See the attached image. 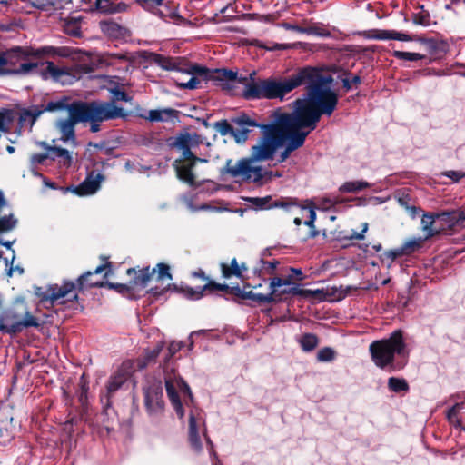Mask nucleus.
Wrapping results in <instances>:
<instances>
[{
    "label": "nucleus",
    "mask_w": 465,
    "mask_h": 465,
    "mask_svg": "<svg viewBox=\"0 0 465 465\" xmlns=\"http://www.w3.org/2000/svg\"><path fill=\"white\" fill-rule=\"evenodd\" d=\"M258 159L251 155L242 158L232 164V161L227 163V173L238 182L252 183L258 186L268 183L273 177H281V173H273L263 168Z\"/></svg>",
    "instance_id": "0eeeda50"
},
{
    "label": "nucleus",
    "mask_w": 465,
    "mask_h": 465,
    "mask_svg": "<svg viewBox=\"0 0 465 465\" xmlns=\"http://www.w3.org/2000/svg\"><path fill=\"white\" fill-rule=\"evenodd\" d=\"M246 99L282 100L296 87L306 84L307 95L295 102L292 113L275 112L274 124L262 125V138L252 147V155L259 161L270 160L285 144L278 162H284L292 152L302 146L306 136L315 129L322 114L331 115L336 109L338 95L331 88L332 78L314 68H303L286 78L247 80Z\"/></svg>",
    "instance_id": "f257e3e1"
},
{
    "label": "nucleus",
    "mask_w": 465,
    "mask_h": 465,
    "mask_svg": "<svg viewBox=\"0 0 465 465\" xmlns=\"http://www.w3.org/2000/svg\"><path fill=\"white\" fill-rule=\"evenodd\" d=\"M32 48L16 47L0 54V73L27 74L35 71L38 64L33 62Z\"/></svg>",
    "instance_id": "6e6552de"
},
{
    "label": "nucleus",
    "mask_w": 465,
    "mask_h": 465,
    "mask_svg": "<svg viewBox=\"0 0 465 465\" xmlns=\"http://www.w3.org/2000/svg\"><path fill=\"white\" fill-rule=\"evenodd\" d=\"M163 374L166 392L173 407L190 405L193 402L190 388L176 373L174 362L167 361L164 363Z\"/></svg>",
    "instance_id": "1a4fd4ad"
},
{
    "label": "nucleus",
    "mask_w": 465,
    "mask_h": 465,
    "mask_svg": "<svg viewBox=\"0 0 465 465\" xmlns=\"http://www.w3.org/2000/svg\"><path fill=\"white\" fill-rule=\"evenodd\" d=\"M153 61L165 70H175L177 74L173 77L176 85L182 89L193 90L200 87L201 79H213L223 83V88H230L234 82L242 83L237 79V74L232 70L218 69L210 72L206 67L198 64H190L185 68L180 67L178 59L153 54Z\"/></svg>",
    "instance_id": "f03ea898"
},
{
    "label": "nucleus",
    "mask_w": 465,
    "mask_h": 465,
    "mask_svg": "<svg viewBox=\"0 0 465 465\" xmlns=\"http://www.w3.org/2000/svg\"><path fill=\"white\" fill-rule=\"evenodd\" d=\"M369 351L377 367L391 371L402 370L410 356V349L401 330L394 331L389 338L374 341Z\"/></svg>",
    "instance_id": "7ed1b4c3"
},
{
    "label": "nucleus",
    "mask_w": 465,
    "mask_h": 465,
    "mask_svg": "<svg viewBox=\"0 0 465 465\" xmlns=\"http://www.w3.org/2000/svg\"><path fill=\"white\" fill-rule=\"evenodd\" d=\"M230 134L235 138L237 143H244L247 140L249 129L239 127L235 128L229 124H224Z\"/></svg>",
    "instance_id": "e433bc0d"
},
{
    "label": "nucleus",
    "mask_w": 465,
    "mask_h": 465,
    "mask_svg": "<svg viewBox=\"0 0 465 465\" xmlns=\"http://www.w3.org/2000/svg\"><path fill=\"white\" fill-rule=\"evenodd\" d=\"M421 227L426 234V239L432 237L440 232L439 224H437V214L425 213L421 219Z\"/></svg>",
    "instance_id": "a878e982"
},
{
    "label": "nucleus",
    "mask_w": 465,
    "mask_h": 465,
    "mask_svg": "<svg viewBox=\"0 0 465 465\" xmlns=\"http://www.w3.org/2000/svg\"><path fill=\"white\" fill-rule=\"evenodd\" d=\"M233 123L242 128L260 126L253 119H252L247 114H242L235 117L233 119Z\"/></svg>",
    "instance_id": "a19ab883"
},
{
    "label": "nucleus",
    "mask_w": 465,
    "mask_h": 465,
    "mask_svg": "<svg viewBox=\"0 0 465 465\" xmlns=\"http://www.w3.org/2000/svg\"><path fill=\"white\" fill-rule=\"evenodd\" d=\"M113 94H114V98L115 100H118V101H129V97L128 95L123 92V91H120V90H113L112 91Z\"/></svg>",
    "instance_id": "13d9d810"
},
{
    "label": "nucleus",
    "mask_w": 465,
    "mask_h": 465,
    "mask_svg": "<svg viewBox=\"0 0 465 465\" xmlns=\"http://www.w3.org/2000/svg\"><path fill=\"white\" fill-rule=\"evenodd\" d=\"M464 222L465 211H452L437 214V224H439L440 232L461 227Z\"/></svg>",
    "instance_id": "f3484780"
},
{
    "label": "nucleus",
    "mask_w": 465,
    "mask_h": 465,
    "mask_svg": "<svg viewBox=\"0 0 465 465\" xmlns=\"http://www.w3.org/2000/svg\"><path fill=\"white\" fill-rule=\"evenodd\" d=\"M62 107H63L62 103H55V104H54V103H50V104H48V107H47V108H48L50 111H52V110H54V109H57V108H62Z\"/></svg>",
    "instance_id": "774afa93"
},
{
    "label": "nucleus",
    "mask_w": 465,
    "mask_h": 465,
    "mask_svg": "<svg viewBox=\"0 0 465 465\" xmlns=\"http://www.w3.org/2000/svg\"><path fill=\"white\" fill-rule=\"evenodd\" d=\"M305 34L314 35L322 37H327L331 35V33L327 29L318 25L305 27Z\"/></svg>",
    "instance_id": "de8ad7c7"
},
{
    "label": "nucleus",
    "mask_w": 465,
    "mask_h": 465,
    "mask_svg": "<svg viewBox=\"0 0 465 465\" xmlns=\"http://www.w3.org/2000/svg\"><path fill=\"white\" fill-rule=\"evenodd\" d=\"M86 55L87 54L82 52L80 49L67 46H44L37 49H32L33 57H69L74 61H84V56Z\"/></svg>",
    "instance_id": "ddd939ff"
},
{
    "label": "nucleus",
    "mask_w": 465,
    "mask_h": 465,
    "mask_svg": "<svg viewBox=\"0 0 465 465\" xmlns=\"http://www.w3.org/2000/svg\"><path fill=\"white\" fill-rule=\"evenodd\" d=\"M68 112L80 123H90V130L96 133L100 123L124 117L125 114L122 107L114 102H74L68 106Z\"/></svg>",
    "instance_id": "20e7f679"
},
{
    "label": "nucleus",
    "mask_w": 465,
    "mask_h": 465,
    "mask_svg": "<svg viewBox=\"0 0 465 465\" xmlns=\"http://www.w3.org/2000/svg\"><path fill=\"white\" fill-rule=\"evenodd\" d=\"M80 121L76 120L75 117L69 113V118L61 119L55 123V127L60 133V140L63 143H70L73 146L77 145L74 126Z\"/></svg>",
    "instance_id": "a211bd4d"
},
{
    "label": "nucleus",
    "mask_w": 465,
    "mask_h": 465,
    "mask_svg": "<svg viewBox=\"0 0 465 465\" xmlns=\"http://www.w3.org/2000/svg\"><path fill=\"white\" fill-rule=\"evenodd\" d=\"M270 198L264 197V198H251L250 202L253 204L257 205L260 208H264L266 204L268 203Z\"/></svg>",
    "instance_id": "4d7b16f0"
},
{
    "label": "nucleus",
    "mask_w": 465,
    "mask_h": 465,
    "mask_svg": "<svg viewBox=\"0 0 465 465\" xmlns=\"http://www.w3.org/2000/svg\"><path fill=\"white\" fill-rule=\"evenodd\" d=\"M17 220L14 218L3 193L0 191V232H7L15 227Z\"/></svg>",
    "instance_id": "412c9836"
},
{
    "label": "nucleus",
    "mask_w": 465,
    "mask_h": 465,
    "mask_svg": "<svg viewBox=\"0 0 465 465\" xmlns=\"http://www.w3.org/2000/svg\"><path fill=\"white\" fill-rule=\"evenodd\" d=\"M290 271L292 272V274L290 276H292V281H302L304 279L303 273L301 269L297 268H291Z\"/></svg>",
    "instance_id": "052dcab7"
},
{
    "label": "nucleus",
    "mask_w": 465,
    "mask_h": 465,
    "mask_svg": "<svg viewBox=\"0 0 465 465\" xmlns=\"http://www.w3.org/2000/svg\"><path fill=\"white\" fill-rule=\"evenodd\" d=\"M221 268L223 276L225 278H230L232 276L241 277L242 272L246 271L245 265L242 264L240 266L235 258L232 260L230 266L226 263H222Z\"/></svg>",
    "instance_id": "cd10ccee"
},
{
    "label": "nucleus",
    "mask_w": 465,
    "mask_h": 465,
    "mask_svg": "<svg viewBox=\"0 0 465 465\" xmlns=\"http://www.w3.org/2000/svg\"><path fill=\"white\" fill-rule=\"evenodd\" d=\"M392 55L399 60L410 61V62L422 60L426 57L425 55L420 54L419 53L403 52V51H394L392 53Z\"/></svg>",
    "instance_id": "58836bf2"
},
{
    "label": "nucleus",
    "mask_w": 465,
    "mask_h": 465,
    "mask_svg": "<svg viewBox=\"0 0 465 465\" xmlns=\"http://www.w3.org/2000/svg\"><path fill=\"white\" fill-rule=\"evenodd\" d=\"M423 239L421 238H413L407 241L403 246L401 247L404 250V254H409L422 246Z\"/></svg>",
    "instance_id": "ea45409f"
},
{
    "label": "nucleus",
    "mask_w": 465,
    "mask_h": 465,
    "mask_svg": "<svg viewBox=\"0 0 465 465\" xmlns=\"http://www.w3.org/2000/svg\"><path fill=\"white\" fill-rule=\"evenodd\" d=\"M45 64L46 67L43 72L45 78H51L62 84H71L74 82V76L69 67L58 66L53 62H46Z\"/></svg>",
    "instance_id": "dca6fc26"
},
{
    "label": "nucleus",
    "mask_w": 465,
    "mask_h": 465,
    "mask_svg": "<svg viewBox=\"0 0 465 465\" xmlns=\"http://www.w3.org/2000/svg\"><path fill=\"white\" fill-rule=\"evenodd\" d=\"M388 387L393 392H404L409 390V385L404 379L391 377L388 381Z\"/></svg>",
    "instance_id": "f704fd0d"
},
{
    "label": "nucleus",
    "mask_w": 465,
    "mask_h": 465,
    "mask_svg": "<svg viewBox=\"0 0 465 465\" xmlns=\"http://www.w3.org/2000/svg\"><path fill=\"white\" fill-rule=\"evenodd\" d=\"M102 32L113 39H123L128 36V31L113 21H103L100 23Z\"/></svg>",
    "instance_id": "5701e85b"
},
{
    "label": "nucleus",
    "mask_w": 465,
    "mask_h": 465,
    "mask_svg": "<svg viewBox=\"0 0 465 465\" xmlns=\"http://www.w3.org/2000/svg\"><path fill=\"white\" fill-rule=\"evenodd\" d=\"M293 45L290 44H276L273 47H272V50H285L292 48Z\"/></svg>",
    "instance_id": "0e129e2a"
},
{
    "label": "nucleus",
    "mask_w": 465,
    "mask_h": 465,
    "mask_svg": "<svg viewBox=\"0 0 465 465\" xmlns=\"http://www.w3.org/2000/svg\"><path fill=\"white\" fill-rule=\"evenodd\" d=\"M147 362L142 360L136 361H124L119 369L110 376L106 384V407H110L112 404L109 401V398L119 390L132 376V373L136 369H143L146 366Z\"/></svg>",
    "instance_id": "9b49d317"
},
{
    "label": "nucleus",
    "mask_w": 465,
    "mask_h": 465,
    "mask_svg": "<svg viewBox=\"0 0 465 465\" xmlns=\"http://www.w3.org/2000/svg\"><path fill=\"white\" fill-rule=\"evenodd\" d=\"M401 255H404V250H402L401 248L388 251L384 253L383 262H385V260H389L390 262L388 264V267H390L391 264L394 262V260Z\"/></svg>",
    "instance_id": "8fccbe9b"
},
{
    "label": "nucleus",
    "mask_w": 465,
    "mask_h": 465,
    "mask_svg": "<svg viewBox=\"0 0 465 465\" xmlns=\"http://www.w3.org/2000/svg\"><path fill=\"white\" fill-rule=\"evenodd\" d=\"M183 347L182 342L180 341H172L168 346V351L170 353V356H173L177 351H179Z\"/></svg>",
    "instance_id": "6e6d98bb"
},
{
    "label": "nucleus",
    "mask_w": 465,
    "mask_h": 465,
    "mask_svg": "<svg viewBox=\"0 0 465 465\" xmlns=\"http://www.w3.org/2000/svg\"><path fill=\"white\" fill-rule=\"evenodd\" d=\"M323 294L322 290H309V289H301L299 296L302 297H321Z\"/></svg>",
    "instance_id": "3c124183"
},
{
    "label": "nucleus",
    "mask_w": 465,
    "mask_h": 465,
    "mask_svg": "<svg viewBox=\"0 0 465 465\" xmlns=\"http://www.w3.org/2000/svg\"><path fill=\"white\" fill-rule=\"evenodd\" d=\"M367 230H368V223H364L362 224L361 232H353L351 238L355 239V240H362V239H364V233L367 232Z\"/></svg>",
    "instance_id": "bf43d9fd"
},
{
    "label": "nucleus",
    "mask_w": 465,
    "mask_h": 465,
    "mask_svg": "<svg viewBox=\"0 0 465 465\" xmlns=\"http://www.w3.org/2000/svg\"><path fill=\"white\" fill-rule=\"evenodd\" d=\"M26 118H31V124H33L35 121L36 116L32 115L29 112H25L21 115L20 120L25 121Z\"/></svg>",
    "instance_id": "69168bd1"
},
{
    "label": "nucleus",
    "mask_w": 465,
    "mask_h": 465,
    "mask_svg": "<svg viewBox=\"0 0 465 465\" xmlns=\"http://www.w3.org/2000/svg\"><path fill=\"white\" fill-rule=\"evenodd\" d=\"M175 113L173 109L150 110L145 117L151 122H164L171 118Z\"/></svg>",
    "instance_id": "c756f323"
},
{
    "label": "nucleus",
    "mask_w": 465,
    "mask_h": 465,
    "mask_svg": "<svg viewBox=\"0 0 465 465\" xmlns=\"http://www.w3.org/2000/svg\"><path fill=\"white\" fill-rule=\"evenodd\" d=\"M5 315L6 322H11L13 321H23L25 319V316L21 318L20 315L13 310L5 312Z\"/></svg>",
    "instance_id": "864d4df0"
},
{
    "label": "nucleus",
    "mask_w": 465,
    "mask_h": 465,
    "mask_svg": "<svg viewBox=\"0 0 465 465\" xmlns=\"http://www.w3.org/2000/svg\"><path fill=\"white\" fill-rule=\"evenodd\" d=\"M104 177L100 173H91L80 185L73 189V192L80 196L94 194L100 188Z\"/></svg>",
    "instance_id": "aec40b11"
},
{
    "label": "nucleus",
    "mask_w": 465,
    "mask_h": 465,
    "mask_svg": "<svg viewBox=\"0 0 465 465\" xmlns=\"http://www.w3.org/2000/svg\"><path fill=\"white\" fill-rule=\"evenodd\" d=\"M143 394L146 407H159L163 396L161 381H158L153 387L144 388Z\"/></svg>",
    "instance_id": "b1692460"
},
{
    "label": "nucleus",
    "mask_w": 465,
    "mask_h": 465,
    "mask_svg": "<svg viewBox=\"0 0 465 465\" xmlns=\"http://www.w3.org/2000/svg\"><path fill=\"white\" fill-rule=\"evenodd\" d=\"M47 151L53 159L58 160L59 163L64 166L71 165L72 155L68 150L57 146H49L47 147Z\"/></svg>",
    "instance_id": "bb28decb"
},
{
    "label": "nucleus",
    "mask_w": 465,
    "mask_h": 465,
    "mask_svg": "<svg viewBox=\"0 0 465 465\" xmlns=\"http://www.w3.org/2000/svg\"><path fill=\"white\" fill-rule=\"evenodd\" d=\"M189 442L194 451L200 452L203 450L195 415L192 411L189 415Z\"/></svg>",
    "instance_id": "393cba45"
},
{
    "label": "nucleus",
    "mask_w": 465,
    "mask_h": 465,
    "mask_svg": "<svg viewBox=\"0 0 465 465\" xmlns=\"http://www.w3.org/2000/svg\"><path fill=\"white\" fill-rule=\"evenodd\" d=\"M335 358V351L329 347L321 349L317 353L319 361H331Z\"/></svg>",
    "instance_id": "37998d69"
},
{
    "label": "nucleus",
    "mask_w": 465,
    "mask_h": 465,
    "mask_svg": "<svg viewBox=\"0 0 465 465\" xmlns=\"http://www.w3.org/2000/svg\"><path fill=\"white\" fill-rule=\"evenodd\" d=\"M369 186L370 184L364 181H351L343 183L340 187V191L342 193H358Z\"/></svg>",
    "instance_id": "473e14b6"
},
{
    "label": "nucleus",
    "mask_w": 465,
    "mask_h": 465,
    "mask_svg": "<svg viewBox=\"0 0 465 465\" xmlns=\"http://www.w3.org/2000/svg\"><path fill=\"white\" fill-rule=\"evenodd\" d=\"M412 21L416 25L429 26L430 25V13L425 10L423 6H419L417 11L413 14Z\"/></svg>",
    "instance_id": "72a5a7b5"
},
{
    "label": "nucleus",
    "mask_w": 465,
    "mask_h": 465,
    "mask_svg": "<svg viewBox=\"0 0 465 465\" xmlns=\"http://www.w3.org/2000/svg\"><path fill=\"white\" fill-rule=\"evenodd\" d=\"M269 288L272 302L282 301L285 295L299 296L300 294V287L292 281V276L285 278L275 276L271 279Z\"/></svg>",
    "instance_id": "f8f14e48"
},
{
    "label": "nucleus",
    "mask_w": 465,
    "mask_h": 465,
    "mask_svg": "<svg viewBox=\"0 0 465 465\" xmlns=\"http://www.w3.org/2000/svg\"><path fill=\"white\" fill-rule=\"evenodd\" d=\"M366 37L375 40H398L402 42L413 40V37L406 33L385 29L371 30L366 33Z\"/></svg>",
    "instance_id": "6ab92c4d"
},
{
    "label": "nucleus",
    "mask_w": 465,
    "mask_h": 465,
    "mask_svg": "<svg viewBox=\"0 0 465 465\" xmlns=\"http://www.w3.org/2000/svg\"><path fill=\"white\" fill-rule=\"evenodd\" d=\"M298 342L304 351H312L318 345V338L312 333H305L298 339Z\"/></svg>",
    "instance_id": "7c9ffc66"
},
{
    "label": "nucleus",
    "mask_w": 465,
    "mask_h": 465,
    "mask_svg": "<svg viewBox=\"0 0 465 465\" xmlns=\"http://www.w3.org/2000/svg\"><path fill=\"white\" fill-rule=\"evenodd\" d=\"M162 350V347H157L156 349H154L153 351H152L151 352L147 353L146 355V361H150L153 359H155L158 354L160 353V351Z\"/></svg>",
    "instance_id": "e2e57ef3"
},
{
    "label": "nucleus",
    "mask_w": 465,
    "mask_h": 465,
    "mask_svg": "<svg viewBox=\"0 0 465 465\" xmlns=\"http://www.w3.org/2000/svg\"><path fill=\"white\" fill-rule=\"evenodd\" d=\"M448 407H465V391L451 395L447 401Z\"/></svg>",
    "instance_id": "79ce46f5"
},
{
    "label": "nucleus",
    "mask_w": 465,
    "mask_h": 465,
    "mask_svg": "<svg viewBox=\"0 0 465 465\" xmlns=\"http://www.w3.org/2000/svg\"><path fill=\"white\" fill-rule=\"evenodd\" d=\"M228 289L226 284H219L214 282H208L203 288H187L185 292L186 297L193 300H199L204 295V292L225 291Z\"/></svg>",
    "instance_id": "4be33fe9"
},
{
    "label": "nucleus",
    "mask_w": 465,
    "mask_h": 465,
    "mask_svg": "<svg viewBox=\"0 0 465 465\" xmlns=\"http://www.w3.org/2000/svg\"><path fill=\"white\" fill-rule=\"evenodd\" d=\"M441 175L451 179L453 182H458L465 176V173L461 171H446Z\"/></svg>",
    "instance_id": "603ef678"
},
{
    "label": "nucleus",
    "mask_w": 465,
    "mask_h": 465,
    "mask_svg": "<svg viewBox=\"0 0 465 465\" xmlns=\"http://www.w3.org/2000/svg\"><path fill=\"white\" fill-rule=\"evenodd\" d=\"M459 410L460 409H448L446 412L447 420L455 427H460L461 425V420L459 418Z\"/></svg>",
    "instance_id": "09e8293b"
},
{
    "label": "nucleus",
    "mask_w": 465,
    "mask_h": 465,
    "mask_svg": "<svg viewBox=\"0 0 465 465\" xmlns=\"http://www.w3.org/2000/svg\"><path fill=\"white\" fill-rule=\"evenodd\" d=\"M40 297L41 304L49 309L54 304H62L64 301H76L78 298L76 283L64 281L62 284H51L45 291L36 292Z\"/></svg>",
    "instance_id": "9d476101"
},
{
    "label": "nucleus",
    "mask_w": 465,
    "mask_h": 465,
    "mask_svg": "<svg viewBox=\"0 0 465 465\" xmlns=\"http://www.w3.org/2000/svg\"><path fill=\"white\" fill-rule=\"evenodd\" d=\"M64 30L67 35L73 36H80L81 35V25L80 21L76 18H73L65 21L64 25Z\"/></svg>",
    "instance_id": "4c0bfd02"
},
{
    "label": "nucleus",
    "mask_w": 465,
    "mask_h": 465,
    "mask_svg": "<svg viewBox=\"0 0 465 465\" xmlns=\"http://www.w3.org/2000/svg\"><path fill=\"white\" fill-rule=\"evenodd\" d=\"M105 269V266L104 265H100L98 266L94 272H87L86 273L81 275L78 280H77V283H76V286H77V290L78 289H83V288H86V287H94V286H98L99 285V282H94L92 281V279H89V277L93 276L94 274H98V273H101Z\"/></svg>",
    "instance_id": "c85d7f7f"
},
{
    "label": "nucleus",
    "mask_w": 465,
    "mask_h": 465,
    "mask_svg": "<svg viewBox=\"0 0 465 465\" xmlns=\"http://www.w3.org/2000/svg\"><path fill=\"white\" fill-rule=\"evenodd\" d=\"M95 4L102 13H118L124 10L121 5L114 4L111 0H95Z\"/></svg>",
    "instance_id": "2f4dec72"
},
{
    "label": "nucleus",
    "mask_w": 465,
    "mask_h": 465,
    "mask_svg": "<svg viewBox=\"0 0 465 465\" xmlns=\"http://www.w3.org/2000/svg\"><path fill=\"white\" fill-rule=\"evenodd\" d=\"M45 158L46 156L43 154H35L32 156V160L35 163H42Z\"/></svg>",
    "instance_id": "338daca9"
},
{
    "label": "nucleus",
    "mask_w": 465,
    "mask_h": 465,
    "mask_svg": "<svg viewBox=\"0 0 465 465\" xmlns=\"http://www.w3.org/2000/svg\"><path fill=\"white\" fill-rule=\"evenodd\" d=\"M243 298L252 300L259 303H270L272 302V297L269 296L268 293H260L255 292L254 290L243 291Z\"/></svg>",
    "instance_id": "c9c22d12"
},
{
    "label": "nucleus",
    "mask_w": 465,
    "mask_h": 465,
    "mask_svg": "<svg viewBox=\"0 0 465 465\" xmlns=\"http://www.w3.org/2000/svg\"><path fill=\"white\" fill-rule=\"evenodd\" d=\"M39 320L35 317L29 311H25V319L23 321H13L6 322L5 312L0 316V331L8 333H16L29 327H38Z\"/></svg>",
    "instance_id": "2eb2a0df"
},
{
    "label": "nucleus",
    "mask_w": 465,
    "mask_h": 465,
    "mask_svg": "<svg viewBox=\"0 0 465 465\" xmlns=\"http://www.w3.org/2000/svg\"><path fill=\"white\" fill-rule=\"evenodd\" d=\"M282 26L286 30H291V31H295V32L305 34V27L299 26L297 25H292L290 23H283L282 25Z\"/></svg>",
    "instance_id": "5fc2aeb1"
},
{
    "label": "nucleus",
    "mask_w": 465,
    "mask_h": 465,
    "mask_svg": "<svg viewBox=\"0 0 465 465\" xmlns=\"http://www.w3.org/2000/svg\"><path fill=\"white\" fill-rule=\"evenodd\" d=\"M203 143V137L196 133L181 134L174 142V146L181 151L182 157L174 162L178 178L190 184L195 183L197 173L193 168L197 163H207L206 159L194 155L193 150Z\"/></svg>",
    "instance_id": "39448f33"
},
{
    "label": "nucleus",
    "mask_w": 465,
    "mask_h": 465,
    "mask_svg": "<svg viewBox=\"0 0 465 465\" xmlns=\"http://www.w3.org/2000/svg\"><path fill=\"white\" fill-rule=\"evenodd\" d=\"M83 419V413L80 414V417H78L76 414H73L70 412L68 416L66 417L65 420L64 421V430H68L69 432L73 431L72 427L74 425H77L79 421H81Z\"/></svg>",
    "instance_id": "49530a36"
},
{
    "label": "nucleus",
    "mask_w": 465,
    "mask_h": 465,
    "mask_svg": "<svg viewBox=\"0 0 465 465\" xmlns=\"http://www.w3.org/2000/svg\"><path fill=\"white\" fill-rule=\"evenodd\" d=\"M139 2L144 9L163 17V14L158 9L159 5L155 0H139Z\"/></svg>",
    "instance_id": "a18cd8bd"
},
{
    "label": "nucleus",
    "mask_w": 465,
    "mask_h": 465,
    "mask_svg": "<svg viewBox=\"0 0 465 465\" xmlns=\"http://www.w3.org/2000/svg\"><path fill=\"white\" fill-rule=\"evenodd\" d=\"M134 273V279L129 284H117L112 287L115 288L120 293L128 296L131 299H136L140 296V292L144 290L149 282L155 280L158 282L164 283L167 282V286H170V282L173 277L170 273V267L165 263H158L155 268L150 269L149 267L143 268L139 271L134 269H128L127 273L131 275Z\"/></svg>",
    "instance_id": "423d86ee"
},
{
    "label": "nucleus",
    "mask_w": 465,
    "mask_h": 465,
    "mask_svg": "<svg viewBox=\"0 0 465 465\" xmlns=\"http://www.w3.org/2000/svg\"><path fill=\"white\" fill-rule=\"evenodd\" d=\"M12 123V115L9 111H0V131L5 132Z\"/></svg>",
    "instance_id": "c03bdc74"
},
{
    "label": "nucleus",
    "mask_w": 465,
    "mask_h": 465,
    "mask_svg": "<svg viewBox=\"0 0 465 465\" xmlns=\"http://www.w3.org/2000/svg\"><path fill=\"white\" fill-rule=\"evenodd\" d=\"M361 83V78L359 76H353L352 79H351V83L348 80V79H345L343 81V84H344V86L347 88V89H350L351 87V84H358Z\"/></svg>",
    "instance_id": "680f3d73"
},
{
    "label": "nucleus",
    "mask_w": 465,
    "mask_h": 465,
    "mask_svg": "<svg viewBox=\"0 0 465 465\" xmlns=\"http://www.w3.org/2000/svg\"><path fill=\"white\" fill-rule=\"evenodd\" d=\"M273 206L285 208L286 210H288L293 213L300 214L301 217L296 216L294 218L293 222L296 225H300L302 223V218L307 216L308 220H305L304 223L306 225H308L309 227H313V223L316 219V213L313 209L301 206L292 201H285V200H281V201L276 202L273 204Z\"/></svg>",
    "instance_id": "4468645a"
}]
</instances>
